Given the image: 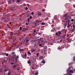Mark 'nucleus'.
I'll return each instance as SVG.
<instances>
[{"label": "nucleus", "instance_id": "1", "mask_svg": "<svg viewBox=\"0 0 75 75\" xmlns=\"http://www.w3.org/2000/svg\"><path fill=\"white\" fill-rule=\"evenodd\" d=\"M64 17L66 20H69V17L67 15V14L64 15Z\"/></svg>", "mask_w": 75, "mask_h": 75}, {"label": "nucleus", "instance_id": "2", "mask_svg": "<svg viewBox=\"0 0 75 75\" xmlns=\"http://www.w3.org/2000/svg\"><path fill=\"white\" fill-rule=\"evenodd\" d=\"M61 34H62V33H61V31H58V32H57L56 33V35H57V36H59V35H61Z\"/></svg>", "mask_w": 75, "mask_h": 75}, {"label": "nucleus", "instance_id": "3", "mask_svg": "<svg viewBox=\"0 0 75 75\" xmlns=\"http://www.w3.org/2000/svg\"><path fill=\"white\" fill-rule=\"evenodd\" d=\"M44 52L45 55H47V48H45Z\"/></svg>", "mask_w": 75, "mask_h": 75}, {"label": "nucleus", "instance_id": "4", "mask_svg": "<svg viewBox=\"0 0 75 75\" xmlns=\"http://www.w3.org/2000/svg\"><path fill=\"white\" fill-rule=\"evenodd\" d=\"M25 40H26V44H28V42H29V41L27 39V38H25Z\"/></svg>", "mask_w": 75, "mask_h": 75}, {"label": "nucleus", "instance_id": "5", "mask_svg": "<svg viewBox=\"0 0 75 75\" xmlns=\"http://www.w3.org/2000/svg\"><path fill=\"white\" fill-rule=\"evenodd\" d=\"M40 41H41L42 42H44V40L43 38H40Z\"/></svg>", "mask_w": 75, "mask_h": 75}, {"label": "nucleus", "instance_id": "6", "mask_svg": "<svg viewBox=\"0 0 75 75\" xmlns=\"http://www.w3.org/2000/svg\"><path fill=\"white\" fill-rule=\"evenodd\" d=\"M9 9H10V10H11L12 11H14V8H13L11 7H9Z\"/></svg>", "mask_w": 75, "mask_h": 75}, {"label": "nucleus", "instance_id": "7", "mask_svg": "<svg viewBox=\"0 0 75 75\" xmlns=\"http://www.w3.org/2000/svg\"><path fill=\"white\" fill-rule=\"evenodd\" d=\"M8 3L9 4H11V0H9V1H8Z\"/></svg>", "mask_w": 75, "mask_h": 75}, {"label": "nucleus", "instance_id": "8", "mask_svg": "<svg viewBox=\"0 0 75 75\" xmlns=\"http://www.w3.org/2000/svg\"><path fill=\"white\" fill-rule=\"evenodd\" d=\"M75 29L74 28H72L71 29V30H70V31H71L72 33V32H74V31H75Z\"/></svg>", "mask_w": 75, "mask_h": 75}, {"label": "nucleus", "instance_id": "9", "mask_svg": "<svg viewBox=\"0 0 75 75\" xmlns=\"http://www.w3.org/2000/svg\"><path fill=\"white\" fill-rule=\"evenodd\" d=\"M7 27L8 28H11V27H10V26L8 25V24L7 25Z\"/></svg>", "mask_w": 75, "mask_h": 75}, {"label": "nucleus", "instance_id": "10", "mask_svg": "<svg viewBox=\"0 0 75 75\" xmlns=\"http://www.w3.org/2000/svg\"><path fill=\"white\" fill-rule=\"evenodd\" d=\"M71 74H73L74 73V71L72 70H69Z\"/></svg>", "mask_w": 75, "mask_h": 75}, {"label": "nucleus", "instance_id": "11", "mask_svg": "<svg viewBox=\"0 0 75 75\" xmlns=\"http://www.w3.org/2000/svg\"><path fill=\"white\" fill-rule=\"evenodd\" d=\"M67 27V28H69L70 27V25L69 23H68V26Z\"/></svg>", "mask_w": 75, "mask_h": 75}, {"label": "nucleus", "instance_id": "12", "mask_svg": "<svg viewBox=\"0 0 75 75\" xmlns=\"http://www.w3.org/2000/svg\"><path fill=\"white\" fill-rule=\"evenodd\" d=\"M36 51V50H33V49H32L31 50V51H32V52H34V51Z\"/></svg>", "mask_w": 75, "mask_h": 75}, {"label": "nucleus", "instance_id": "13", "mask_svg": "<svg viewBox=\"0 0 75 75\" xmlns=\"http://www.w3.org/2000/svg\"><path fill=\"white\" fill-rule=\"evenodd\" d=\"M8 75H11V72L10 71H8L7 74Z\"/></svg>", "mask_w": 75, "mask_h": 75}, {"label": "nucleus", "instance_id": "14", "mask_svg": "<svg viewBox=\"0 0 75 75\" xmlns=\"http://www.w3.org/2000/svg\"><path fill=\"white\" fill-rule=\"evenodd\" d=\"M42 63H43V64H45V60H44L43 59V60L42 61Z\"/></svg>", "mask_w": 75, "mask_h": 75}, {"label": "nucleus", "instance_id": "15", "mask_svg": "<svg viewBox=\"0 0 75 75\" xmlns=\"http://www.w3.org/2000/svg\"><path fill=\"white\" fill-rule=\"evenodd\" d=\"M30 58H31L32 59H34V57H30Z\"/></svg>", "mask_w": 75, "mask_h": 75}, {"label": "nucleus", "instance_id": "16", "mask_svg": "<svg viewBox=\"0 0 75 75\" xmlns=\"http://www.w3.org/2000/svg\"><path fill=\"white\" fill-rule=\"evenodd\" d=\"M39 58H40V59H43V57H39Z\"/></svg>", "mask_w": 75, "mask_h": 75}, {"label": "nucleus", "instance_id": "17", "mask_svg": "<svg viewBox=\"0 0 75 75\" xmlns=\"http://www.w3.org/2000/svg\"><path fill=\"white\" fill-rule=\"evenodd\" d=\"M24 51V49L19 50V51Z\"/></svg>", "mask_w": 75, "mask_h": 75}, {"label": "nucleus", "instance_id": "18", "mask_svg": "<svg viewBox=\"0 0 75 75\" xmlns=\"http://www.w3.org/2000/svg\"><path fill=\"white\" fill-rule=\"evenodd\" d=\"M12 67L14 68H16V64H15L13 66H12Z\"/></svg>", "mask_w": 75, "mask_h": 75}, {"label": "nucleus", "instance_id": "19", "mask_svg": "<svg viewBox=\"0 0 75 75\" xmlns=\"http://www.w3.org/2000/svg\"><path fill=\"white\" fill-rule=\"evenodd\" d=\"M17 61H18V60H17V58H16V60L15 62V63H17Z\"/></svg>", "mask_w": 75, "mask_h": 75}, {"label": "nucleus", "instance_id": "20", "mask_svg": "<svg viewBox=\"0 0 75 75\" xmlns=\"http://www.w3.org/2000/svg\"><path fill=\"white\" fill-rule=\"evenodd\" d=\"M67 74H68V75H69L70 74H71L70 72V71H68L67 72Z\"/></svg>", "mask_w": 75, "mask_h": 75}, {"label": "nucleus", "instance_id": "21", "mask_svg": "<svg viewBox=\"0 0 75 75\" xmlns=\"http://www.w3.org/2000/svg\"><path fill=\"white\" fill-rule=\"evenodd\" d=\"M8 69H8V68H7V69H5V72H7V71Z\"/></svg>", "mask_w": 75, "mask_h": 75}, {"label": "nucleus", "instance_id": "22", "mask_svg": "<svg viewBox=\"0 0 75 75\" xmlns=\"http://www.w3.org/2000/svg\"><path fill=\"white\" fill-rule=\"evenodd\" d=\"M16 39H17V38H16L15 39H14L13 40V42H14V41H16Z\"/></svg>", "mask_w": 75, "mask_h": 75}, {"label": "nucleus", "instance_id": "23", "mask_svg": "<svg viewBox=\"0 0 75 75\" xmlns=\"http://www.w3.org/2000/svg\"><path fill=\"white\" fill-rule=\"evenodd\" d=\"M71 68V67H70L67 70V71H69V69H70Z\"/></svg>", "mask_w": 75, "mask_h": 75}, {"label": "nucleus", "instance_id": "24", "mask_svg": "<svg viewBox=\"0 0 75 75\" xmlns=\"http://www.w3.org/2000/svg\"><path fill=\"white\" fill-rule=\"evenodd\" d=\"M39 16H41V13H38Z\"/></svg>", "mask_w": 75, "mask_h": 75}, {"label": "nucleus", "instance_id": "25", "mask_svg": "<svg viewBox=\"0 0 75 75\" xmlns=\"http://www.w3.org/2000/svg\"><path fill=\"white\" fill-rule=\"evenodd\" d=\"M39 46L40 47H41L42 46V44H39Z\"/></svg>", "mask_w": 75, "mask_h": 75}, {"label": "nucleus", "instance_id": "26", "mask_svg": "<svg viewBox=\"0 0 75 75\" xmlns=\"http://www.w3.org/2000/svg\"><path fill=\"white\" fill-rule=\"evenodd\" d=\"M28 54L29 55H30L31 54V53L30 52H28Z\"/></svg>", "mask_w": 75, "mask_h": 75}, {"label": "nucleus", "instance_id": "27", "mask_svg": "<svg viewBox=\"0 0 75 75\" xmlns=\"http://www.w3.org/2000/svg\"><path fill=\"white\" fill-rule=\"evenodd\" d=\"M11 65H14V62H11Z\"/></svg>", "mask_w": 75, "mask_h": 75}, {"label": "nucleus", "instance_id": "28", "mask_svg": "<svg viewBox=\"0 0 75 75\" xmlns=\"http://www.w3.org/2000/svg\"><path fill=\"white\" fill-rule=\"evenodd\" d=\"M38 72H36L35 74V75H38Z\"/></svg>", "mask_w": 75, "mask_h": 75}, {"label": "nucleus", "instance_id": "29", "mask_svg": "<svg viewBox=\"0 0 75 75\" xmlns=\"http://www.w3.org/2000/svg\"><path fill=\"white\" fill-rule=\"evenodd\" d=\"M28 64H30V63H31V62L29 61H28Z\"/></svg>", "mask_w": 75, "mask_h": 75}, {"label": "nucleus", "instance_id": "30", "mask_svg": "<svg viewBox=\"0 0 75 75\" xmlns=\"http://www.w3.org/2000/svg\"><path fill=\"white\" fill-rule=\"evenodd\" d=\"M38 55H39V53H38L36 54L37 57H38Z\"/></svg>", "mask_w": 75, "mask_h": 75}, {"label": "nucleus", "instance_id": "31", "mask_svg": "<svg viewBox=\"0 0 75 75\" xmlns=\"http://www.w3.org/2000/svg\"><path fill=\"white\" fill-rule=\"evenodd\" d=\"M28 8L27 7H26L25 8V10H28Z\"/></svg>", "mask_w": 75, "mask_h": 75}, {"label": "nucleus", "instance_id": "32", "mask_svg": "<svg viewBox=\"0 0 75 75\" xmlns=\"http://www.w3.org/2000/svg\"><path fill=\"white\" fill-rule=\"evenodd\" d=\"M6 62H7V60H4V63H6Z\"/></svg>", "mask_w": 75, "mask_h": 75}, {"label": "nucleus", "instance_id": "33", "mask_svg": "<svg viewBox=\"0 0 75 75\" xmlns=\"http://www.w3.org/2000/svg\"><path fill=\"white\" fill-rule=\"evenodd\" d=\"M42 25H45V23H42Z\"/></svg>", "mask_w": 75, "mask_h": 75}, {"label": "nucleus", "instance_id": "34", "mask_svg": "<svg viewBox=\"0 0 75 75\" xmlns=\"http://www.w3.org/2000/svg\"><path fill=\"white\" fill-rule=\"evenodd\" d=\"M73 61H75V57H73Z\"/></svg>", "mask_w": 75, "mask_h": 75}, {"label": "nucleus", "instance_id": "35", "mask_svg": "<svg viewBox=\"0 0 75 75\" xmlns=\"http://www.w3.org/2000/svg\"><path fill=\"white\" fill-rule=\"evenodd\" d=\"M6 56H7L8 55V54L7 53L6 54Z\"/></svg>", "mask_w": 75, "mask_h": 75}, {"label": "nucleus", "instance_id": "36", "mask_svg": "<svg viewBox=\"0 0 75 75\" xmlns=\"http://www.w3.org/2000/svg\"><path fill=\"white\" fill-rule=\"evenodd\" d=\"M23 30H27V29H26L25 28H23Z\"/></svg>", "mask_w": 75, "mask_h": 75}, {"label": "nucleus", "instance_id": "37", "mask_svg": "<svg viewBox=\"0 0 75 75\" xmlns=\"http://www.w3.org/2000/svg\"><path fill=\"white\" fill-rule=\"evenodd\" d=\"M73 27H74V29L75 28V25H73Z\"/></svg>", "mask_w": 75, "mask_h": 75}, {"label": "nucleus", "instance_id": "38", "mask_svg": "<svg viewBox=\"0 0 75 75\" xmlns=\"http://www.w3.org/2000/svg\"><path fill=\"white\" fill-rule=\"evenodd\" d=\"M22 58H23L25 59L26 58V57H22Z\"/></svg>", "mask_w": 75, "mask_h": 75}, {"label": "nucleus", "instance_id": "39", "mask_svg": "<svg viewBox=\"0 0 75 75\" xmlns=\"http://www.w3.org/2000/svg\"><path fill=\"white\" fill-rule=\"evenodd\" d=\"M71 21H74V19H71Z\"/></svg>", "mask_w": 75, "mask_h": 75}, {"label": "nucleus", "instance_id": "40", "mask_svg": "<svg viewBox=\"0 0 75 75\" xmlns=\"http://www.w3.org/2000/svg\"><path fill=\"white\" fill-rule=\"evenodd\" d=\"M26 30H23V32H25V31H26Z\"/></svg>", "mask_w": 75, "mask_h": 75}, {"label": "nucleus", "instance_id": "41", "mask_svg": "<svg viewBox=\"0 0 75 75\" xmlns=\"http://www.w3.org/2000/svg\"><path fill=\"white\" fill-rule=\"evenodd\" d=\"M15 54V52H12L11 53L12 54Z\"/></svg>", "mask_w": 75, "mask_h": 75}, {"label": "nucleus", "instance_id": "42", "mask_svg": "<svg viewBox=\"0 0 75 75\" xmlns=\"http://www.w3.org/2000/svg\"><path fill=\"white\" fill-rule=\"evenodd\" d=\"M17 1L18 3H19V2H20V0H17Z\"/></svg>", "mask_w": 75, "mask_h": 75}, {"label": "nucleus", "instance_id": "43", "mask_svg": "<svg viewBox=\"0 0 75 75\" xmlns=\"http://www.w3.org/2000/svg\"><path fill=\"white\" fill-rule=\"evenodd\" d=\"M36 23H39V22H38V20H37V21H36Z\"/></svg>", "mask_w": 75, "mask_h": 75}, {"label": "nucleus", "instance_id": "44", "mask_svg": "<svg viewBox=\"0 0 75 75\" xmlns=\"http://www.w3.org/2000/svg\"><path fill=\"white\" fill-rule=\"evenodd\" d=\"M29 18H30V19H31V18H32V16H30Z\"/></svg>", "mask_w": 75, "mask_h": 75}, {"label": "nucleus", "instance_id": "45", "mask_svg": "<svg viewBox=\"0 0 75 75\" xmlns=\"http://www.w3.org/2000/svg\"><path fill=\"white\" fill-rule=\"evenodd\" d=\"M23 6H26V4H23Z\"/></svg>", "mask_w": 75, "mask_h": 75}, {"label": "nucleus", "instance_id": "46", "mask_svg": "<svg viewBox=\"0 0 75 75\" xmlns=\"http://www.w3.org/2000/svg\"><path fill=\"white\" fill-rule=\"evenodd\" d=\"M27 56V54H26V53H25V57H26Z\"/></svg>", "mask_w": 75, "mask_h": 75}, {"label": "nucleus", "instance_id": "47", "mask_svg": "<svg viewBox=\"0 0 75 75\" xmlns=\"http://www.w3.org/2000/svg\"><path fill=\"white\" fill-rule=\"evenodd\" d=\"M35 26H37V23H35Z\"/></svg>", "mask_w": 75, "mask_h": 75}, {"label": "nucleus", "instance_id": "48", "mask_svg": "<svg viewBox=\"0 0 75 75\" xmlns=\"http://www.w3.org/2000/svg\"><path fill=\"white\" fill-rule=\"evenodd\" d=\"M20 30H21V27H20Z\"/></svg>", "mask_w": 75, "mask_h": 75}, {"label": "nucleus", "instance_id": "49", "mask_svg": "<svg viewBox=\"0 0 75 75\" xmlns=\"http://www.w3.org/2000/svg\"><path fill=\"white\" fill-rule=\"evenodd\" d=\"M32 73L33 75H34V71H32Z\"/></svg>", "mask_w": 75, "mask_h": 75}, {"label": "nucleus", "instance_id": "50", "mask_svg": "<svg viewBox=\"0 0 75 75\" xmlns=\"http://www.w3.org/2000/svg\"><path fill=\"white\" fill-rule=\"evenodd\" d=\"M31 14L32 15H33V14H34V13H33V12L31 13Z\"/></svg>", "mask_w": 75, "mask_h": 75}, {"label": "nucleus", "instance_id": "51", "mask_svg": "<svg viewBox=\"0 0 75 75\" xmlns=\"http://www.w3.org/2000/svg\"><path fill=\"white\" fill-rule=\"evenodd\" d=\"M13 56H14V57H16V54H13Z\"/></svg>", "mask_w": 75, "mask_h": 75}, {"label": "nucleus", "instance_id": "52", "mask_svg": "<svg viewBox=\"0 0 75 75\" xmlns=\"http://www.w3.org/2000/svg\"><path fill=\"white\" fill-rule=\"evenodd\" d=\"M68 23H69V22H70V20H68Z\"/></svg>", "mask_w": 75, "mask_h": 75}, {"label": "nucleus", "instance_id": "53", "mask_svg": "<svg viewBox=\"0 0 75 75\" xmlns=\"http://www.w3.org/2000/svg\"><path fill=\"white\" fill-rule=\"evenodd\" d=\"M32 68L33 69V70L34 69V67H32Z\"/></svg>", "mask_w": 75, "mask_h": 75}, {"label": "nucleus", "instance_id": "54", "mask_svg": "<svg viewBox=\"0 0 75 75\" xmlns=\"http://www.w3.org/2000/svg\"><path fill=\"white\" fill-rule=\"evenodd\" d=\"M17 33H15L14 34V35H17Z\"/></svg>", "mask_w": 75, "mask_h": 75}, {"label": "nucleus", "instance_id": "55", "mask_svg": "<svg viewBox=\"0 0 75 75\" xmlns=\"http://www.w3.org/2000/svg\"><path fill=\"white\" fill-rule=\"evenodd\" d=\"M60 49H61V48H60L59 47H58V49L59 50H60Z\"/></svg>", "mask_w": 75, "mask_h": 75}, {"label": "nucleus", "instance_id": "56", "mask_svg": "<svg viewBox=\"0 0 75 75\" xmlns=\"http://www.w3.org/2000/svg\"><path fill=\"white\" fill-rule=\"evenodd\" d=\"M64 25L65 26H67V23H65L64 24Z\"/></svg>", "mask_w": 75, "mask_h": 75}, {"label": "nucleus", "instance_id": "57", "mask_svg": "<svg viewBox=\"0 0 75 75\" xmlns=\"http://www.w3.org/2000/svg\"><path fill=\"white\" fill-rule=\"evenodd\" d=\"M71 64V63H69V65H70Z\"/></svg>", "mask_w": 75, "mask_h": 75}, {"label": "nucleus", "instance_id": "58", "mask_svg": "<svg viewBox=\"0 0 75 75\" xmlns=\"http://www.w3.org/2000/svg\"><path fill=\"white\" fill-rule=\"evenodd\" d=\"M34 41L32 40V41H31V42H34Z\"/></svg>", "mask_w": 75, "mask_h": 75}, {"label": "nucleus", "instance_id": "59", "mask_svg": "<svg viewBox=\"0 0 75 75\" xmlns=\"http://www.w3.org/2000/svg\"><path fill=\"white\" fill-rule=\"evenodd\" d=\"M12 1H13V2H15V0H12Z\"/></svg>", "mask_w": 75, "mask_h": 75}, {"label": "nucleus", "instance_id": "60", "mask_svg": "<svg viewBox=\"0 0 75 75\" xmlns=\"http://www.w3.org/2000/svg\"><path fill=\"white\" fill-rule=\"evenodd\" d=\"M16 59H18V57H16Z\"/></svg>", "mask_w": 75, "mask_h": 75}, {"label": "nucleus", "instance_id": "61", "mask_svg": "<svg viewBox=\"0 0 75 75\" xmlns=\"http://www.w3.org/2000/svg\"><path fill=\"white\" fill-rule=\"evenodd\" d=\"M41 33H38V34H39V35H40V34H41Z\"/></svg>", "mask_w": 75, "mask_h": 75}, {"label": "nucleus", "instance_id": "62", "mask_svg": "<svg viewBox=\"0 0 75 75\" xmlns=\"http://www.w3.org/2000/svg\"><path fill=\"white\" fill-rule=\"evenodd\" d=\"M67 37H69V35L68 34L67 35Z\"/></svg>", "mask_w": 75, "mask_h": 75}, {"label": "nucleus", "instance_id": "63", "mask_svg": "<svg viewBox=\"0 0 75 75\" xmlns=\"http://www.w3.org/2000/svg\"><path fill=\"white\" fill-rule=\"evenodd\" d=\"M9 24H11V22H9Z\"/></svg>", "mask_w": 75, "mask_h": 75}, {"label": "nucleus", "instance_id": "64", "mask_svg": "<svg viewBox=\"0 0 75 75\" xmlns=\"http://www.w3.org/2000/svg\"><path fill=\"white\" fill-rule=\"evenodd\" d=\"M18 47H20V45H18Z\"/></svg>", "mask_w": 75, "mask_h": 75}]
</instances>
